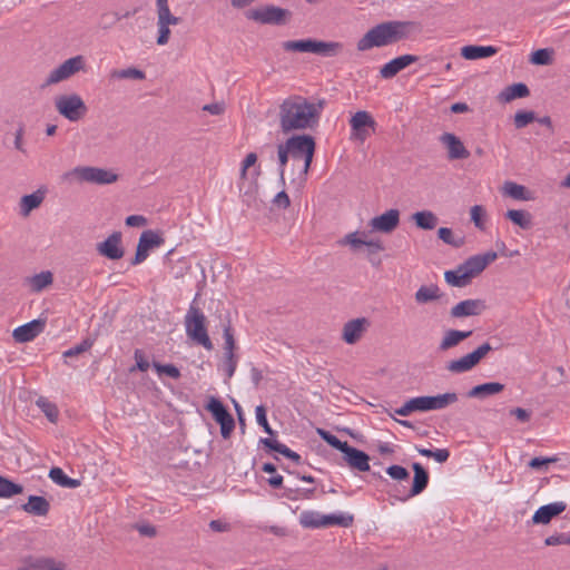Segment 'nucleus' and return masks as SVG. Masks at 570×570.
Masks as SVG:
<instances>
[{"instance_id":"obj_51","label":"nucleus","mask_w":570,"mask_h":570,"mask_svg":"<svg viewBox=\"0 0 570 570\" xmlns=\"http://www.w3.org/2000/svg\"><path fill=\"white\" fill-rule=\"evenodd\" d=\"M535 119L533 111L519 110L514 115V126L518 129L524 128Z\"/></svg>"},{"instance_id":"obj_64","label":"nucleus","mask_w":570,"mask_h":570,"mask_svg":"<svg viewBox=\"0 0 570 570\" xmlns=\"http://www.w3.org/2000/svg\"><path fill=\"white\" fill-rule=\"evenodd\" d=\"M134 357H135V361H136V366H137V368L139 371L146 372L149 368L150 364L145 358V356H144V354H142V352L140 350H136L135 351Z\"/></svg>"},{"instance_id":"obj_36","label":"nucleus","mask_w":570,"mask_h":570,"mask_svg":"<svg viewBox=\"0 0 570 570\" xmlns=\"http://www.w3.org/2000/svg\"><path fill=\"white\" fill-rule=\"evenodd\" d=\"M529 95V88L527 85L519 82L513 83L509 87H507L503 91L500 92V100L503 102H509L517 98H523Z\"/></svg>"},{"instance_id":"obj_12","label":"nucleus","mask_w":570,"mask_h":570,"mask_svg":"<svg viewBox=\"0 0 570 570\" xmlns=\"http://www.w3.org/2000/svg\"><path fill=\"white\" fill-rule=\"evenodd\" d=\"M163 243L164 239L158 233L151 229L142 232L139 237L136 254L131 261V265H139L145 262L149 255V250L155 247H159Z\"/></svg>"},{"instance_id":"obj_59","label":"nucleus","mask_w":570,"mask_h":570,"mask_svg":"<svg viewBox=\"0 0 570 570\" xmlns=\"http://www.w3.org/2000/svg\"><path fill=\"white\" fill-rule=\"evenodd\" d=\"M23 136H24V125L23 124H19L18 125V128L14 132V148L23 154L27 153L26 148H24V142H23Z\"/></svg>"},{"instance_id":"obj_40","label":"nucleus","mask_w":570,"mask_h":570,"mask_svg":"<svg viewBox=\"0 0 570 570\" xmlns=\"http://www.w3.org/2000/svg\"><path fill=\"white\" fill-rule=\"evenodd\" d=\"M111 79H132V80H144L146 78V75L142 70L129 67L126 69H114L110 72Z\"/></svg>"},{"instance_id":"obj_39","label":"nucleus","mask_w":570,"mask_h":570,"mask_svg":"<svg viewBox=\"0 0 570 570\" xmlns=\"http://www.w3.org/2000/svg\"><path fill=\"white\" fill-rule=\"evenodd\" d=\"M503 193L517 200H530L531 197L524 186L513 181H505L503 185Z\"/></svg>"},{"instance_id":"obj_41","label":"nucleus","mask_w":570,"mask_h":570,"mask_svg":"<svg viewBox=\"0 0 570 570\" xmlns=\"http://www.w3.org/2000/svg\"><path fill=\"white\" fill-rule=\"evenodd\" d=\"M513 224L518 225L523 229H528L532 225L531 215L521 209H510L505 214Z\"/></svg>"},{"instance_id":"obj_58","label":"nucleus","mask_w":570,"mask_h":570,"mask_svg":"<svg viewBox=\"0 0 570 570\" xmlns=\"http://www.w3.org/2000/svg\"><path fill=\"white\" fill-rule=\"evenodd\" d=\"M412 412H428L429 399L428 395L416 396L409 400Z\"/></svg>"},{"instance_id":"obj_16","label":"nucleus","mask_w":570,"mask_h":570,"mask_svg":"<svg viewBox=\"0 0 570 570\" xmlns=\"http://www.w3.org/2000/svg\"><path fill=\"white\" fill-rule=\"evenodd\" d=\"M400 224V212L395 208L389 209L385 213L373 217L368 226L372 232L390 234Z\"/></svg>"},{"instance_id":"obj_1","label":"nucleus","mask_w":570,"mask_h":570,"mask_svg":"<svg viewBox=\"0 0 570 570\" xmlns=\"http://www.w3.org/2000/svg\"><path fill=\"white\" fill-rule=\"evenodd\" d=\"M420 29L415 21L390 20L371 28L358 41L357 50L366 51L372 48L386 47L409 39Z\"/></svg>"},{"instance_id":"obj_49","label":"nucleus","mask_w":570,"mask_h":570,"mask_svg":"<svg viewBox=\"0 0 570 570\" xmlns=\"http://www.w3.org/2000/svg\"><path fill=\"white\" fill-rule=\"evenodd\" d=\"M153 367L156 370L158 375L166 374L174 380H178L181 375L179 368L174 364H160L158 362H154Z\"/></svg>"},{"instance_id":"obj_46","label":"nucleus","mask_w":570,"mask_h":570,"mask_svg":"<svg viewBox=\"0 0 570 570\" xmlns=\"http://www.w3.org/2000/svg\"><path fill=\"white\" fill-rule=\"evenodd\" d=\"M94 345V340L85 338L79 344L66 350L62 353V356L66 358L78 356L87 351H89Z\"/></svg>"},{"instance_id":"obj_60","label":"nucleus","mask_w":570,"mask_h":570,"mask_svg":"<svg viewBox=\"0 0 570 570\" xmlns=\"http://www.w3.org/2000/svg\"><path fill=\"white\" fill-rule=\"evenodd\" d=\"M158 27V37H157V45L165 46L169 41L170 37V29L169 26H165L163 23L157 22Z\"/></svg>"},{"instance_id":"obj_35","label":"nucleus","mask_w":570,"mask_h":570,"mask_svg":"<svg viewBox=\"0 0 570 570\" xmlns=\"http://www.w3.org/2000/svg\"><path fill=\"white\" fill-rule=\"evenodd\" d=\"M157 22L165 26H176L180 22V18L170 12L168 0H156Z\"/></svg>"},{"instance_id":"obj_53","label":"nucleus","mask_w":570,"mask_h":570,"mask_svg":"<svg viewBox=\"0 0 570 570\" xmlns=\"http://www.w3.org/2000/svg\"><path fill=\"white\" fill-rule=\"evenodd\" d=\"M530 61L534 65H549L551 61V51L549 49H538L532 52Z\"/></svg>"},{"instance_id":"obj_6","label":"nucleus","mask_w":570,"mask_h":570,"mask_svg":"<svg viewBox=\"0 0 570 570\" xmlns=\"http://www.w3.org/2000/svg\"><path fill=\"white\" fill-rule=\"evenodd\" d=\"M246 18L263 24L283 26L286 24L292 13L287 9L275 6H265L248 10Z\"/></svg>"},{"instance_id":"obj_27","label":"nucleus","mask_w":570,"mask_h":570,"mask_svg":"<svg viewBox=\"0 0 570 570\" xmlns=\"http://www.w3.org/2000/svg\"><path fill=\"white\" fill-rule=\"evenodd\" d=\"M45 199V191L38 189L32 194L21 197L19 203V213L22 217H28L30 213L37 209Z\"/></svg>"},{"instance_id":"obj_50","label":"nucleus","mask_w":570,"mask_h":570,"mask_svg":"<svg viewBox=\"0 0 570 570\" xmlns=\"http://www.w3.org/2000/svg\"><path fill=\"white\" fill-rule=\"evenodd\" d=\"M470 216L471 220L473 222L474 226L479 228L480 230H483L485 228L484 224V217H485V210L483 206L481 205H474L470 209Z\"/></svg>"},{"instance_id":"obj_34","label":"nucleus","mask_w":570,"mask_h":570,"mask_svg":"<svg viewBox=\"0 0 570 570\" xmlns=\"http://www.w3.org/2000/svg\"><path fill=\"white\" fill-rule=\"evenodd\" d=\"M415 225L424 230L434 229L439 223L438 216L431 210H421L412 215Z\"/></svg>"},{"instance_id":"obj_33","label":"nucleus","mask_w":570,"mask_h":570,"mask_svg":"<svg viewBox=\"0 0 570 570\" xmlns=\"http://www.w3.org/2000/svg\"><path fill=\"white\" fill-rule=\"evenodd\" d=\"M430 411H440L459 401L455 392H446L438 395H428Z\"/></svg>"},{"instance_id":"obj_21","label":"nucleus","mask_w":570,"mask_h":570,"mask_svg":"<svg viewBox=\"0 0 570 570\" xmlns=\"http://www.w3.org/2000/svg\"><path fill=\"white\" fill-rule=\"evenodd\" d=\"M440 141L446 147L450 159H464L470 155L463 142L454 134H442Z\"/></svg>"},{"instance_id":"obj_3","label":"nucleus","mask_w":570,"mask_h":570,"mask_svg":"<svg viewBox=\"0 0 570 570\" xmlns=\"http://www.w3.org/2000/svg\"><path fill=\"white\" fill-rule=\"evenodd\" d=\"M284 145L291 154L292 166L298 170L299 177H304L314 156V139L307 135L293 136Z\"/></svg>"},{"instance_id":"obj_25","label":"nucleus","mask_w":570,"mask_h":570,"mask_svg":"<svg viewBox=\"0 0 570 570\" xmlns=\"http://www.w3.org/2000/svg\"><path fill=\"white\" fill-rule=\"evenodd\" d=\"M443 296L436 284L421 285L414 294V301L417 305H425L438 302Z\"/></svg>"},{"instance_id":"obj_55","label":"nucleus","mask_w":570,"mask_h":570,"mask_svg":"<svg viewBox=\"0 0 570 570\" xmlns=\"http://www.w3.org/2000/svg\"><path fill=\"white\" fill-rule=\"evenodd\" d=\"M278 153V160H279V178L281 181L284 184V174H285V165L287 164L288 159L291 158V154L288 153L287 148L284 144L278 145L277 147Z\"/></svg>"},{"instance_id":"obj_29","label":"nucleus","mask_w":570,"mask_h":570,"mask_svg":"<svg viewBox=\"0 0 570 570\" xmlns=\"http://www.w3.org/2000/svg\"><path fill=\"white\" fill-rule=\"evenodd\" d=\"M498 52V49L492 46H464L461 49V55L464 59L476 60L482 58L492 57Z\"/></svg>"},{"instance_id":"obj_31","label":"nucleus","mask_w":570,"mask_h":570,"mask_svg":"<svg viewBox=\"0 0 570 570\" xmlns=\"http://www.w3.org/2000/svg\"><path fill=\"white\" fill-rule=\"evenodd\" d=\"M444 279L450 286L453 287H465L472 281L461 264L455 269L446 271L444 273Z\"/></svg>"},{"instance_id":"obj_43","label":"nucleus","mask_w":570,"mask_h":570,"mask_svg":"<svg viewBox=\"0 0 570 570\" xmlns=\"http://www.w3.org/2000/svg\"><path fill=\"white\" fill-rule=\"evenodd\" d=\"M299 523L306 529H320L321 513L317 511H303L299 514Z\"/></svg>"},{"instance_id":"obj_47","label":"nucleus","mask_w":570,"mask_h":570,"mask_svg":"<svg viewBox=\"0 0 570 570\" xmlns=\"http://www.w3.org/2000/svg\"><path fill=\"white\" fill-rule=\"evenodd\" d=\"M366 239L365 232H353L344 237L343 244L350 245L353 250H357L360 247L365 246Z\"/></svg>"},{"instance_id":"obj_18","label":"nucleus","mask_w":570,"mask_h":570,"mask_svg":"<svg viewBox=\"0 0 570 570\" xmlns=\"http://www.w3.org/2000/svg\"><path fill=\"white\" fill-rule=\"evenodd\" d=\"M497 253L491 250L484 254L471 256L461 265L464 267L469 276L473 278L482 273L489 264L497 259Z\"/></svg>"},{"instance_id":"obj_4","label":"nucleus","mask_w":570,"mask_h":570,"mask_svg":"<svg viewBox=\"0 0 570 570\" xmlns=\"http://www.w3.org/2000/svg\"><path fill=\"white\" fill-rule=\"evenodd\" d=\"M184 323L186 334L191 341L198 345H202L207 351L213 350V343L206 328V316L194 303L190 304L185 315Z\"/></svg>"},{"instance_id":"obj_2","label":"nucleus","mask_w":570,"mask_h":570,"mask_svg":"<svg viewBox=\"0 0 570 570\" xmlns=\"http://www.w3.org/2000/svg\"><path fill=\"white\" fill-rule=\"evenodd\" d=\"M316 114L314 104L304 97L292 96L279 106V128L284 134L309 128L315 122Z\"/></svg>"},{"instance_id":"obj_11","label":"nucleus","mask_w":570,"mask_h":570,"mask_svg":"<svg viewBox=\"0 0 570 570\" xmlns=\"http://www.w3.org/2000/svg\"><path fill=\"white\" fill-rule=\"evenodd\" d=\"M67 564L51 557L26 556L20 559L17 570H65Z\"/></svg>"},{"instance_id":"obj_19","label":"nucleus","mask_w":570,"mask_h":570,"mask_svg":"<svg viewBox=\"0 0 570 570\" xmlns=\"http://www.w3.org/2000/svg\"><path fill=\"white\" fill-rule=\"evenodd\" d=\"M485 308V303L482 299H464L451 308L450 315L454 318L475 316L480 315Z\"/></svg>"},{"instance_id":"obj_10","label":"nucleus","mask_w":570,"mask_h":570,"mask_svg":"<svg viewBox=\"0 0 570 570\" xmlns=\"http://www.w3.org/2000/svg\"><path fill=\"white\" fill-rule=\"evenodd\" d=\"M72 174L80 180L98 185L112 184L118 179L117 174L114 171L98 167H76Z\"/></svg>"},{"instance_id":"obj_5","label":"nucleus","mask_w":570,"mask_h":570,"mask_svg":"<svg viewBox=\"0 0 570 570\" xmlns=\"http://www.w3.org/2000/svg\"><path fill=\"white\" fill-rule=\"evenodd\" d=\"M55 108L71 122L79 121L88 112L83 99L78 94L60 95L55 98Z\"/></svg>"},{"instance_id":"obj_24","label":"nucleus","mask_w":570,"mask_h":570,"mask_svg":"<svg viewBox=\"0 0 570 570\" xmlns=\"http://www.w3.org/2000/svg\"><path fill=\"white\" fill-rule=\"evenodd\" d=\"M21 509L30 515L46 517L50 510V502L45 497L29 495Z\"/></svg>"},{"instance_id":"obj_9","label":"nucleus","mask_w":570,"mask_h":570,"mask_svg":"<svg viewBox=\"0 0 570 570\" xmlns=\"http://www.w3.org/2000/svg\"><path fill=\"white\" fill-rule=\"evenodd\" d=\"M206 410L212 413L214 420L220 425V434L228 439L235 429V421L223 402L212 396L206 404Z\"/></svg>"},{"instance_id":"obj_52","label":"nucleus","mask_w":570,"mask_h":570,"mask_svg":"<svg viewBox=\"0 0 570 570\" xmlns=\"http://www.w3.org/2000/svg\"><path fill=\"white\" fill-rule=\"evenodd\" d=\"M223 336H224V341H225L224 355L225 356L235 355L234 354L235 338H234V334H233V330H232L230 325H227L224 327Z\"/></svg>"},{"instance_id":"obj_45","label":"nucleus","mask_w":570,"mask_h":570,"mask_svg":"<svg viewBox=\"0 0 570 570\" xmlns=\"http://www.w3.org/2000/svg\"><path fill=\"white\" fill-rule=\"evenodd\" d=\"M37 405L41 409V411L50 422L55 423L58 420L59 411L56 404L49 402L43 397H40L37 401Z\"/></svg>"},{"instance_id":"obj_15","label":"nucleus","mask_w":570,"mask_h":570,"mask_svg":"<svg viewBox=\"0 0 570 570\" xmlns=\"http://www.w3.org/2000/svg\"><path fill=\"white\" fill-rule=\"evenodd\" d=\"M370 325L371 323L366 317H357L346 322L342 328V340L350 345L356 344Z\"/></svg>"},{"instance_id":"obj_22","label":"nucleus","mask_w":570,"mask_h":570,"mask_svg":"<svg viewBox=\"0 0 570 570\" xmlns=\"http://www.w3.org/2000/svg\"><path fill=\"white\" fill-rule=\"evenodd\" d=\"M567 508L563 501H556L546 505L540 507L532 515V522L534 524H547L552 518L562 513Z\"/></svg>"},{"instance_id":"obj_48","label":"nucleus","mask_w":570,"mask_h":570,"mask_svg":"<svg viewBox=\"0 0 570 570\" xmlns=\"http://www.w3.org/2000/svg\"><path fill=\"white\" fill-rule=\"evenodd\" d=\"M438 236L442 242L453 247H460L463 244V239L461 237H455L452 229L448 227L439 228Z\"/></svg>"},{"instance_id":"obj_32","label":"nucleus","mask_w":570,"mask_h":570,"mask_svg":"<svg viewBox=\"0 0 570 570\" xmlns=\"http://www.w3.org/2000/svg\"><path fill=\"white\" fill-rule=\"evenodd\" d=\"M354 521L353 514L343 511H336L323 514V527H342L348 528Z\"/></svg>"},{"instance_id":"obj_13","label":"nucleus","mask_w":570,"mask_h":570,"mask_svg":"<svg viewBox=\"0 0 570 570\" xmlns=\"http://www.w3.org/2000/svg\"><path fill=\"white\" fill-rule=\"evenodd\" d=\"M412 468L414 471V478L411 490L400 491L399 489H396L397 493L393 494V497L401 502H405L409 499L422 493L429 483V473L420 463H413Z\"/></svg>"},{"instance_id":"obj_23","label":"nucleus","mask_w":570,"mask_h":570,"mask_svg":"<svg viewBox=\"0 0 570 570\" xmlns=\"http://www.w3.org/2000/svg\"><path fill=\"white\" fill-rule=\"evenodd\" d=\"M343 454L350 468L360 472L370 471V456L364 451L350 445Z\"/></svg>"},{"instance_id":"obj_20","label":"nucleus","mask_w":570,"mask_h":570,"mask_svg":"<svg viewBox=\"0 0 570 570\" xmlns=\"http://www.w3.org/2000/svg\"><path fill=\"white\" fill-rule=\"evenodd\" d=\"M417 59L419 58L413 55L399 56L383 65L382 68L380 69V75L384 79L393 78L401 70L405 69L411 63L416 62Z\"/></svg>"},{"instance_id":"obj_17","label":"nucleus","mask_w":570,"mask_h":570,"mask_svg":"<svg viewBox=\"0 0 570 570\" xmlns=\"http://www.w3.org/2000/svg\"><path fill=\"white\" fill-rule=\"evenodd\" d=\"M46 321L41 318L32 320L13 330L12 336L18 343H27L36 338L43 332Z\"/></svg>"},{"instance_id":"obj_28","label":"nucleus","mask_w":570,"mask_h":570,"mask_svg":"<svg viewBox=\"0 0 570 570\" xmlns=\"http://www.w3.org/2000/svg\"><path fill=\"white\" fill-rule=\"evenodd\" d=\"M471 335L472 331L449 330L444 333L439 344V350L442 352L448 351L459 345L462 341L470 337Z\"/></svg>"},{"instance_id":"obj_42","label":"nucleus","mask_w":570,"mask_h":570,"mask_svg":"<svg viewBox=\"0 0 570 570\" xmlns=\"http://www.w3.org/2000/svg\"><path fill=\"white\" fill-rule=\"evenodd\" d=\"M23 492L21 484L14 483L11 480L0 475V498H11Z\"/></svg>"},{"instance_id":"obj_26","label":"nucleus","mask_w":570,"mask_h":570,"mask_svg":"<svg viewBox=\"0 0 570 570\" xmlns=\"http://www.w3.org/2000/svg\"><path fill=\"white\" fill-rule=\"evenodd\" d=\"M285 51L321 53V41L312 39L288 40L283 43Z\"/></svg>"},{"instance_id":"obj_30","label":"nucleus","mask_w":570,"mask_h":570,"mask_svg":"<svg viewBox=\"0 0 570 570\" xmlns=\"http://www.w3.org/2000/svg\"><path fill=\"white\" fill-rule=\"evenodd\" d=\"M504 390V385L499 382H488L473 386L469 392V397L484 399L487 396L495 395Z\"/></svg>"},{"instance_id":"obj_38","label":"nucleus","mask_w":570,"mask_h":570,"mask_svg":"<svg viewBox=\"0 0 570 570\" xmlns=\"http://www.w3.org/2000/svg\"><path fill=\"white\" fill-rule=\"evenodd\" d=\"M30 289L35 293H39L53 282L52 273L49 271L36 274L27 279Z\"/></svg>"},{"instance_id":"obj_61","label":"nucleus","mask_w":570,"mask_h":570,"mask_svg":"<svg viewBox=\"0 0 570 570\" xmlns=\"http://www.w3.org/2000/svg\"><path fill=\"white\" fill-rule=\"evenodd\" d=\"M368 255L376 254L384 250V245L379 238H367L365 243Z\"/></svg>"},{"instance_id":"obj_56","label":"nucleus","mask_w":570,"mask_h":570,"mask_svg":"<svg viewBox=\"0 0 570 570\" xmlns=\"http://www.w3.org/2000/svg\"><path fill=\"white\" fill-rule=\"evenodd\" d=\"M386 473L393 479V480H396V481H405V480H409L410 478V473L409 471L401 466V465H391L386 469Z\"/></svg>"},{"instance_id":"obj_44","label":"nucleus","mask_w":570,"mask_h":570,"mask_svg":"<svg viewBox=\"0 0 570 570\" xmlns=\"http://www.w3.org/2000/svg\"><path fill=\"white\" fill-rule=\"evenodd\" d=\"M374 120L366 111H357L351 119L352 129H362L374 126Z\"/></svg>"},{"instance_id":"obj_37","label":"nucleus","mask_w":570,"mask_h":570,"mask_svg":"<svg viewBox=\"0 0 570 570\" xmlns=\"http://www.w3.org/2000/svg\"><path fill=\"white\" fill-rule=\"evenodd\" d=\"M49 478L58 485L75 489L80 485V481L69 478L62 469L55 466L49 471Z\"/></svg>"},{"instance_id":"obj_7","label":"nucleus","mask_w":570,"mask_h":570,"mask_svg":"<svg viewBox=\"0 0 570 570\" xmlns=\"http://www.w3.org/2000/svg\"><path fill=\"white\" fill-rule=\"evenodd\" d=\"M83 69L85 58L82 56L69 58L49 72L48 77L42 83V87H49L61 81H65Z\"/></svg>"},{"instance_id":"obj_62","label":"nucleus","mask_w":570,"mask_h":570,"mask_svg":"<svg viewBox=\"0 0 570 570\" xmlns=\"http://www.w3.org/2000/svg\"><path fill=\"white\" fill-rule=\"evenodd\" d=\"M257 161V155L255 153H249L245 157V159L242 163V170H240V177L245 178L247 174V169L252 166H254Z\"/></svg>"},{"instance_id":"obj_57","label":"nucleus","mask_w":570,"mask_h":570,"mask_svg":"<svg viewBox=\"0 0 570 570\" xmlns=\"http://www.w3.org/2000/svg\"><path fill=\"white\" fill-rule=\"evenodd\" d=\"M255 412H256V421H257L258 425H261L267 434L274 435V431L272 430V428L267 421L266 409L263 405H258L256 407Z\"/></svg>"},{"instance_id":"obj_14","label":"nucleus","mask_w":570,"mask_h":570,"mask_svg":"<svg viewBox=\"0 0 570 570\" xmlns=\"http://www.w3.org/2000/svg\"><path fill=\"white\" fill-rule=\"evenodd\" d=\"M122 235L120 232H114L104 242L97 244V252L99 255L111 259L118 261L124 257L125 249L121 246Z\"/></svg>"},{"instance_id":"obj_8","label":"nucleus","mask_w":570,"mask_h":570,"mask_svg":"<svg viewBox=\"0 0 570 570\" xmlns=\"http://www.w3.org/2000/svg\"><path fill=\"white\" fill-rule=\"evenodd\" d=\"M491 350L492 347L489 343H483L473 352L450 361L446 364V370L454 374L465 373L472 370Z\"/></svg>"},{"instance_id":"obj_63","label":"nucleus","mask_w":570,"mask_h":570,"mask_svg":"<svg viewBox=\"0 0 570 570\" xmlns=\"http://www.w3.org/2000/svg\"><path fill=\"white\" fill-rule=\"evenodd\" d=\"M273 204L278 208L285 209L291 205V200L288 195L284 190H282L276 194V196L273 199Z\"/></svg>"},{"instance_id":"obj_54","label":"nucleus","mask_w":570,"mask_h":570,"mask_svg":"<svg viewBox=\"0 0 570 570\" xmlns=\"http://www.w3.org/2000/svg\"><path fill=\"white\" fill-rule=\"evenodd\" d=\"M323 441H326L330 445L337 449L342 453H344L350 446L347 442L341 441L337 436L326 431H323Z\"/></svg>"}]
</instances>
